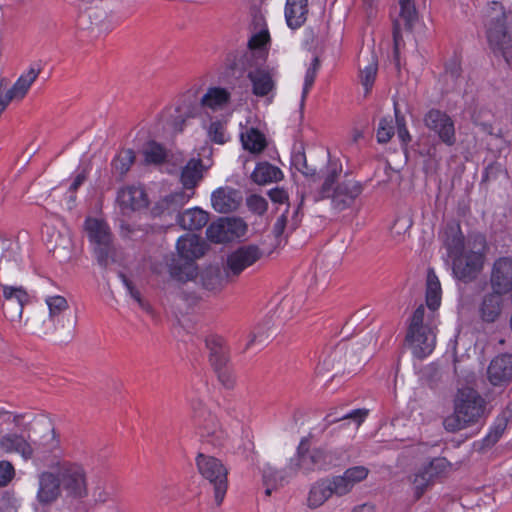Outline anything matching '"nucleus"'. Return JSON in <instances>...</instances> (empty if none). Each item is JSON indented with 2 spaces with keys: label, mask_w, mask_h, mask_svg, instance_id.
<instances>
[{
  "label": "nucleus",
  "mask_w": 512,
  "mask_h": 512,
  "mask_svg": "<svg viewBox=\"0 0 512 512\" xmlns=\"http://www.w3.org/2000/svg\"><path fill=\"white\" fill-rule=\"evenodd\" d=\"M369 475L365 466H353L340 475L326 476L311 484L306 504L310 509L323 506L333 496L343 497L352 492L355 485L364 481Z\"/></svg>",
  "instance_id": "nucleus-1"
},
{
  "label": "nucleus",
  "mask_w": 512,
  "mask_h": 512,
  "mask_svg": "<svg viewBox=\"0 0 512 512\" xmlns=\"http://www.w3.org/2000/svg\"><path fill=\"white\" fill-rule=\"evenodd\" d=\"M486 36L492 52L508 64L512 62V11L492 2L486 11Z\"/></svg>",
  "instance_id": "nucleus-2"
},
{
  "label": "nucleus",
  "mask_w": 512,
  "mask_h": 512,
  "mask_svg": "<svg viewBox=\"0 0 512 512\" xmlns=\"http://www.w3.org/2000/svg\"><path fill=\"white\" fill-rule=\"evenodd\" d=\"M484 412L485 401L476 390L458 389L453 399V413L444 418L443 427L449 433L462 431L479 422Z\"/></svg>",
  "instance_id": "nucleus-3"
},
{
  "label": "nucleus",
  "mask_w": 512,
  "mask_h": 512,
  "mask_svg": "<svg viewBox=\"0 0 512 512\" xmlns=\"http://www.w3.org/2000/svg\"><path fill=\"white\" fill-rule=\"evenodd\" d=\"M340 453L326 446L304 447L302 440L297 448L296 455L290 458L287 464L289 475L302 473L308 475L314 472L327 471L337 466L340 461Z\"/></svg>",
  "instance_id": "nucleus-4"
},
{
  "label": "nucleus",
  "mask_w": 512,
  "mask_h": 512,
  "mask_svg": "<svg viewBox=\"0 0 512 512\" xmlns=\"http://www.w3.org/2000/svg\"><path fill=\"white\" fill-rule=\"evenodd\" d=\"M340 169L335 163H331L324 178V182L314 196L315 201L331 197L332 206L337 211H343L350 207L355 199L362 193V186L354 180H346L336 187L334 183L338 178Z\"/></svg>",
  "instance_id": "nucleus-5"
},
{
  "label": "nucleus",
  "mask_w": 512,
  "mask_h": 512,
  "mask_svg": "<svg viewBox=\"0 0 512 512\" xmlns=\"http://www.w3.org/2000/svg\"><path fill=\"white\" fill-rule=\"evenodd\" d=\"M99 265L106 267L115 260V247L111 229L103 219L88 217L83 225Z\"/></svg>",
  "instance_id": "nucleus-6"
},
{
  "label": "nucleus",
  "mask_w": 512,
  "mask_h": 512,
  "mask_svg": "<svg viewBox=\"0 0 512 512\" xmlns=\"http://www.w3.org/2000/svg\"><path fill=\"white\" fill-rule=\"evenodd\" d=\"M178 256L185 261L183 266L172 264L170 266L171 276L181 282L193 280L197 275V267L194 261L205 253V243L194 234L182 236L177 241Z\"/></svg>",
  "instance_id": "nucleus-7"
},
{
  "label": "nucleus",
  "mask_w": 512,
  "mask_h": 512,
  "mask_svg": "<svg viewBox=\"0 0 512 512\" xmlns=\"http://www.w3.org/2000/svg\"><path fill=\"white\" fill-rule=\"evenodd\" d=\"M196 465L199 473L213 486L215 502L220 505L228 486L227 469L220 460L205 454L197 456Z\"/></svg>",
  "instance_id": "nucleus-8"
},
{
  "label": "nucleus",
  "mask_w": 512,
  "mask_h": 512,
  "mask_svg": "<svg viewBox=\"0 0 512 512\" xmlns=\"http://www.w3.org/2000/svg\"><path fill=\"white\" fill-rule=\"evenodd\" d=\"M57 476L68 496L84 498L88 495L86 471L82 465L68 461L59 463Z\"/></svg>",
  "instance_id": "nucleus-9"
},
{
  "label": "nucleus",
  "mask_w": 512,
  "mask_h": 512,
  "mask_svg": "<svg viewBox=\"0 0 512 512\" xmlns=\"http://www.w3.org/2000/svg\"><path fill=\"white\" fill-rule=\"evenodd\" d=\"M0 299L5 317L14 325H22L24 305L29 296L22 286L3 285L0 283Z\"/></svg>",
  "instance_id": "nucleus-10"
},
{
  "label": "nucleus",
  "mask_w": 512,
  "mask_h": 512,
  "mask_svg": "<svg viewBox=\"0 0 512 512\" xmlns=\"http://www.w3.org/2000/svg\"><path fill=\"white\" fill-rule=\"evenodd\" d=\"M31 444L34 451L53 453L60 449L61 442L53 423L48 419L35 420L32 425Z\"/></svg>",
  "instance_id": "nucleus-11"
},
{
  "label": "nucleus",
  "mask_w": 512,
  "mask_h": 512,
  "mask_svg": "<svg viewBox=\"0 0 512 512\" xmlns=\"http://www.w3.org/2000/svg\"><path fill=\"white\" fill-rule=\"evenodd\" d=\"M426 128L434 132L448 146L456 142L455 127L452 118L444 111L430 109L423 117Z\"/></svg>",
  "instance_id": "nucleus-12"
},
{
  "label": "nucleus",
  "mask_w": 512,
  "mask_h": 512,
  "mask_svg": "<svg viewBox=\"0 0 512 512\" xmlns=\"http://www.w3.org/2000/svg\"><path fill=\"white\" fill-rule=\"evenodd\" d=\"M484 266V254L479 251H464L453 261V274L468 283L477 278Z\"/></svg>",
  "instance_id": "nucleus-13"
},
{
  "label": "nucleus",
  "mask_w": 512,
  "mask_h": 512,
  "mask_svg": "<svg viewBox=\"0 0 512 512\" xmlns=\"http://www.w3.org/2000/svg\"><path fill=\"white\" fill-rule=\"evenodd\" d=\"M247 78L252 93L257 97H273L277 85V71L269 67H257L248 71Z\"/></svg>",
  "instance_id": "nucleus-14"
},
{
  "label": "nucleus",
  "mask_w": 512,
  "mask_h": 512,
  "mask_svg": "<svg viewBox=\"0 0 512 512\" xmlns=\"http://www.w3.org/2000/svg\"><path fill=\"white\" fill-rule=\"evenodd\" d=\"M262 251L255 245L242 246L227 257L226 277L230 274L237 276L244 269L253 265L262 257Z\"/></svg>",
  "instance_id": "nucleus-15"
},
{
  "label": "nucleus",
  "mask_w": 512,
  "mask_h": 512,
  "mask_svg": "<svg viewBox=\"0 0 512 512\" xmlns=\"http://www.w3.org/2000/svg\"><path fill=\"white\" fill-rule=\"evenodd\" d=\"M490 285L492 290L498 293L512 292V258L502 257L495 261L491 271Z\"/></svg>",
  "instance_id": "nucleus-16"
},
{
  "label": "nucleus",
  "mask_w": 512,
  "mask_h": 512,
  "mask_svg": "<svg viewBox=\"0 0 512 512\" xmlns=\"http://www.w3.org/2000/svg\"><path fill=\"white\" fill-rule=\"evenodd\" d=\"M117 201L124 214L147 208L148 198L143 188L128 186L118 192Z\"/></svg>",
  "instance_id": "nucleus-17"
},
{
  "label": "nucleus",
  "mask_w": 512,
  "mask_h": 512,
  "mask_svg": "<svg viewBox=\"0 0 512 512\" xmlns=\"http://www.w3.org/2000/svg\"><path fill=\"white\" fill-rule=\"evenodd\" d=\"M487 376L494 386H504L512 380V356L503 354L495 357L488 366Z\"/></svg>",
  "instance_id": "nucleus-18"
},
{
  "label": "nucleus",
  "mask_w": 512,
  "mask_h": 512,
  "mask_svg": "<svg viewBox=\"0 0 512 512\" xmlns=\"http://www.w3.org/2000/svg\"><path fill=\"white\" fill-rule=\"evenodd\" d=\"M406 340L409 343L413 354L418 358H424L429 355L436 343V336L431 327L414 331L411 335V331L407 332Z\"/></svg>",
  "instance_id": "nucleus-19"
},
{
  "label": "nucleus",
  "mask_w": 512,
  "mask_h": 512,
  "mask_svg": "<svg viewBox=\"0 0 512 512\" xmlns=\"http://www.w3.org/2000/svg\"><path fill=\"white\" fill-rule=\"evenodd\" d=\"M358 65L360 83L364 87L365 93L368 94L378 73L377 56L371 50L362 51L358 59Z\"/></svg>",
  "instance_id": "nucleus-20"
},
{
  "label": "nucleus",
  "mask_w": 512,
  "mask_h": 512,
  "mask_svg": "<svg viewBox=\"0 0 512 512\" xmlns=\"http://www.w3.org/2000/svg\"><path fill=\"white\" fill-rule=\"evenodd\" d=\"M212 206L219 213H229L235 211L241 201L240 193L232 188H219L213 192Z\"/></svg>",
  "instance_id": "nucleus-21"
},
{
  "label": "nucleus",
  "mask_w": 512,
  "mask_h": 512,
  "mask_svg": "<svg viewBox=\"0 0 512 512\" xmlns=\"http://www.w3.org/2000/svg\"><path fill=\"white\" fill-rule=\"evenodd\" d=\"M0 448L5 453H17L24 459H29L33 456L34 448L30 441L23 435L16 433H8L0 438Z\"/></svg>",
  "instance_id": "nucleus-22"
},
{
  "label": "nucleus",
  "mask_w": 512,
  "mask_h": 512,
  "mask_svg": "<svg viewBox=\"0 0 512 512\" xmlns=\"http://www.w3.org/2000/svg\"><path fill=\"white\" fill-rule=\"evenodd\" d=\"M40 72V67L32 65L19 76L11 88H6V93L11 101L22 100L27 95L31 85L38 78Z\"/></svg>",
  "instance_id": "nucleus-23"
},
{
  "label": "nucleus",
  "mask_w": 512,
  "mask_h": 512,
  "mask_svg": "<svg viewBox=\"0 0 512 512\" xmlns=\"http://www.w3.org/2000/svg\"><path fill=\"white\" fill-rule=\"evenodd\" d=\"M61 489L57 473L44 472L39 477L38 500L41 503H51L58 498Z\"/></svg>",
  "instance_id": "nucleus-24"
},
{
  "label": "nucleus",
  "mask_w": 512,
  "mask_h": 512,
  "mask_svg": "<svg viewBox=\"0 0 512 512\" xmlns=\"http://www.w3.org/2000/svg\"><path fill=\"white\" fill-rule=\"evenodd\" d=\"M308 14V0H287L285 6V18L291 29L301 27Z\"/></svg>",
  "instance_id": "nucleus-25"
},
{
  "label": "nucleus",
  "mask_w": 512,
  "mask_h": 512,
  "mask_svg": "<svg viewBox=\"0 0 512 512\" xmlns=\"http://www.w3.org/2000/svg\"><path fill=\"white\" fill-rule=\"evenodd\" d=\"M504 294L492 290L491 293L483 297L479 311L480 316L485 322H494L501 314L502 296Z\"/></svg>",
  "instance_id": "nucleus-26"
},
{
  "label": "nucleus",
  "mask_w": 512,
  "mask_h": 512,
  "mask_svg": "<svg viewBox=\"0 0 512 512\" xmlns=\"http://www.w3.org/2000/svg\"><path fill=\"white\" fill-rule=\"evenodd\" d=\"M230 96V92L225 88L211 87L202 96L200 103L204 108L221 110L228 105Z\"/></svg>",
  "instance_id": "nucleus-27"
},
{
  "label": "nucleus",
  "mask_w": 512,
  "mask_h": 512,
  "mask_svg": "<svg viewBox=\"0 0 512 512\" xmlns=\"http://www.w3.org/2000/svg\"><path fill=\"white\" fill-rule=\"evenodd\" d=\"M208 221V213L200 208L188 209L178 216V223L185 230H200Z\"/></svg>",
  "instance_id": "nucleus-28"
},
{
  "label": "nucleus",
  "mask_w": 512,
  "mask_h": 512,
  "mask_svg": "<svg viewBox=\"0 0 512 512\" xmlns=\"http://www.w3.org/2000/svg\"><path fill=\"white\" fill-rule=\"evenodd\" d=\"M251 177L255 183L265 185L282 180L283 173L278 167L262 162L256 165Z\"/></svg>",
  "instance_id": "nucleus-29"
},
{
  "label": "nucleus",
  "mask_w": 512,
  "mask_h": 512,
  "mask_svg": "<svg viewBox=\"0 0 512 512\" xmlns=\"http://www.w3.org/2000/svg\"><path fill=\"white\" fill-rule=\"evenodd\" d=\"M263 473V484L266 487L265 495L270 496L273 490H276L279 486L283 485L286 477H291L289 475L287 466L283 471H279L270 464H266L262 470Z\"/></svg>",
  "instance_id": "nucleus-30"
},
{
  "label": "nucleus",
  "mask_w": 512,
  "mask_h": 512,
  "mask_svg": "<svg viewBox=\"0 0 512 512\" xmlns=\"http://www.w3.org/2000/svg\"><path fill=\"white\" fill-rule=\"evenodd\" d=\"M202 179V163L200 159H191L181 171V183L187 191H192Z\"/></svg>",
  "instance_id": "nucleus-31"
},
{
  "label": "nucleus",
  "mask_w": 512,
  "mask_h": 512,
  "mask_svg": "<svg viewBox=\"0 0 512 512\" xmlns=\"http://www.w3.org/2000/svg\"><path fill=\"white\" fill-rule=\"evenodd\" d=\"M441 284L433 269H429L426 281V304L435 311L441 304Z\"/></svg>",
  "instance_id": "nucleus-32"
},
{
  "label": "nucleus",
  "mask_w": 512,
  "mask_h": 512,
  "mask_svg": "<svg viewBox=\"0 0 512 512\" xmlns=\"http://www.w3.org/2000/svg\"><path fill=\"white\" fill-rule=\"evenodd\" d=\"M409 482L412 493L416 499H419L434 485L433 481L431 480V476H428V472H426L422 466L417 468L409 476Z\"/></svg>",
  "instance_id": "nucleus-33"
},
{
  "label": "nucleus",
  "mask_w": 512,
  "mask_h": 512,
  "mask_svg": "<svg viewBox=\"0 0 512 512\" xmlns=\"http://www.w3.org/2000/svg\"><path fill=\"white\" fill-rule=\"evenodd\" d=\"M243 147L251 153H260L266 147L265 136L255 128H249L241 133Z\"/></svg>",
  "instance_id": "nucleus-34"
},
{
  "label": "nucleus",
  "mask_w": 512,
  "mask_h": 512,
  "mask_svg": "<svg viewBox=\"0 0 512 512\" xmlns=\"http://www.w3.org/2000/svg\"><path fill=\"white\" fill-rule=\"evenodd\" d=\"M198 110L199 107L197 104L183 102L182 105L175 110V115L172 116L173 119L171 120V126L173 129L177 132H181L185 121L189 118L195 117Z\"/></svg>",
  "instance_id": "nucleus-35"
},
{
  "label": "nucleus",
  "mask_w": 512,
  "mask_h": 512,
  "mask_svg": "<svg viewBox=\"0 0 512 512\" xmlns=\"http://www.w3.org/2000/svg\"><path fill=\"white\" fill-rule=\"evenodd\" d=\"M422 467L435 483L437 479L446 476L451 471L452 464L444 457H436L423 464Z\"/></svg>",
  "instance_id": "nucleus-36"
},
{
  "label": "nucleus",
  "mask_w": 512,
  "mask_h": 512,
  "mask_svg": "<svg viewBox=\"0 0 512 512\" xmlns=\"http://www.w3.org/2000/svg\"><path fill=\"white\" fill-rule=\"evenodd\" d=\"M142 156L146 164L160 165L165 161L167 153L162 145L151 141L143 147Z\"/></svg>",
  "instance_id": "nucleus-37"
},
{
  "label": "nucleus",
  "mask_w": 512,
  "mask_h": 512,
  "mask_svg": "<svg viewBox=\"0 0 512 512\" xmlns=\"http://www.w3.org/2000/svg\"><path fill=\"white\" fill-rule=\"evenodd\" d=\"M201 280L203 286L210 291L221 289L226 282V278L217 267H210L206 269L201 275Z\"/></svg>",
  "instance_id": "nucleus-38"
},
{
  "label": "nucleus",
  "mask_w": 512,
  "mask_h": 512,
  "mask_svg": "<svg viewBox=\"0 0 512 512\" xmlns=\"http://www.w3.org/2000/svg\"><path fill=\"white\" fill-rule=\"evenodd\" d=\"M229 228L226 227L225 219L220 218L216 222L211 223L206 231L207 238L215 243L230 241L228 234Z\"/></svg>",
  "instance_id": "nucleus-39"
},
{
  "label": "nucleus",
  "mask_w": 512,
  "mask_h": 512,
  "mask_svg": "<svg viewBox=\"0 0 512 512\" xmlns=\"http://www.w3.org/2000/svg\"><path fill=\"white\" fill-rule=\"evenodd\" d=\"M135 160V154L131 149L121 150L112 161V168L120 175L126 174Z\"/></svg>",
  "instance_id": "nucleus-40"
},
{
  "label": "nucleus",
  "mask_w": 512,
  "mask_h": 512,
  "mask_svg": "<svg viewBox=\"0 0 512 512\" xmlns=\"http://www.w3.org/2000/svg\"><path fill=\"white\" fill-rule=\"evenodd\" d=\"M209 348H210L209 359H210L211 365L214 367L216 372L219 371L220 369L229 367L227 365L228 361H229V357H228L226 349L223 346H221L218 343H213L211 346H209Z\"/></svg>",
  "instance_id": "nucleus-41"
},
{
  "label": "nucleus",
  "mask_w": 512,
  "mask_h": 512,
  "mask_svg": "<svg viewBox=\"0 0 512 512\" xmlns=\"http://www.w3.org/2000/svg\"><path fill=\"white\" fill-rule=\"evenodd\" d=\"M192 195L193 193L191 191H179L172 193L160 202V206L163 209L174 211L183 206L192 197Z\"/></svg>",
  "instance_id": "nucleus-42"
},
{
  "label": "nucleus",
  "mask_w": 512,
  "mask_h": 512,
  "mask_svg": "<svg viewBox=\"0 0 512 512\" xmlns=\"http://www.w3.org/2000/svg\"><path fill=\"white\" fill-rule=\"evenodd\" d=\"M412 226V219L408 215H400L398 216L394 223L391 226V235L397 239L401 240L406 233L409 232Z\"/></svg>",
  "instance_id": "nucleus-43"
},
{
  "label": "nucleus",
  "mask_w": 512,
  "mask_h": 512,
  "mask_svg": "<svg viewBox=\"0 0 512 512\" xmlns=\"http://www.w3.org/2000/svg\"><path fill=\"white\" fill-rule=\"evenodd\" d=\"M394 135V125L392 117H383L377 128V140L379 143H387Z\"/></svg>",
  "instance_id": "nucleus-44"
},
{
  "label": "nucleus",
  "mask_w": 512,
  "mask_h": 512,
  "mask_svg": "<svg viewBox=\"0 0 512 512\" xmlns=\"http://www.w3.org/2000/svg\"><path fill=\"white\" fill-rule=\"evenodd\" d=\"M46 304L49 309V317L52 320L68 309V303L66 299L58 295L48 297L46 299Z\"/></svg>",
  "instance_id": "nucleus-45"
},
{
  "label": "nucleus",
  "mask_w": 512,
  "mask_h": 512,
  "mask_svg": "<svg viewBox=\"0 0 512 512\" xmlns=\"http://www.w3.org/2000/svg\"><path fill=\"white\" fill-rule=\"evenodd\" d=\"M318 69H319V60H318V58H314L310 67L307 69L306 74H305L301 105H304L305 98L307 97L311 87L314 84Z\"/></svg>",
  "instance_id": "nucleus-46"
},
{
  "label": "nucleus",
  "mask_w": 512,
  "mask_h": 512,
  "mask_svg": "<svg viewBox=\"0 0 512 512\" xmlns=\"http://www.w3.org/2000/svg\"><path fill=\"white\" fill-rule=\"evenodd\" d=\"M201 415L196 416V421L198 426L201 428L202 436H213L216 435L219 430L220 426L215 416L209 414L208 419H204V422L201 420Z\"/></svg>",
  "instance_id": "nucleus-47"
},
{
  "label": "nucleus",
  "mask_w": 512,
  "mask_h": 512,
  "mask_svg": "<svg viewBox=\"0 0 512 512\" xmlns=\"http://www.w3.org/2000/svg\"><path fill=\"white\" fill-rule=\"evenodd\" d=\"M210 140L217 144L226 142V129L223 122L216 120L211 122L207 130Z\"/></svg>",
  "instance_id": "nucleus-48"
},
{
  "label": "nucleus",
  "mask_w": 512,
  "mask_h": 512,
  "mask_svg": "<svg viewBox=\"0 0 512 512\" xmlns=\"http://www.w3.org/2000/svg\"><path fill=\"white\" fill-rule=\"evenodd\" d=\"M269 40V33L267 29H261L258 33L253 35L249 40V47L253 51H257L261 57L265 56L263 47Z\"/></svg>",
  "instance_id": "nucleus-49"
},
{
  "label": "nucleus",
  "mask_w": 512,
  "mask_h": 512,
  "mask_svg": "<svg viewBox=\"0 0 512 512\" xmlns=\"http://www.w3.org/2000/svg\"><path fill=\"white\" fill-rule=\"evenodd\" d=\"M226 227L229 228L228 234L230 241L235 237L243 236L246 232V224L238 218H224Z\"/></svg>",
  "instance_id": "nucleus-50"
},
{
  "label": "nucleus",
  "mask_w": 512,
  "mask_h": 512,
  "mask_svg": "<svg viewBox=\"0 0 512 512\" xmlns=\"http://www.w3.org/2000/svg\"><path fill=\"white\" fill-rule=\"evenodd\" d=\"M424 315H425V308L423 305H420L414 311V313L411 317V320H410L408 331H411V335H413L414 331H417V329L420 330V329H425V328L430 327L429 325L423 323Z\"/></svg>",
  "instance_id": "nucleus-51"
},
{
  "label": "nucleus",
  "mask_w": 512,
  "mask_h": 512,
  "mask_svg": "<svg viewBox=\"0 0 512 512\" xmlns=\"http://www.w3.org/2000/svg\"><path fill=\"white\" fill-rule=\"evenodd\" d=\"M14 476V466L9 461H0V487L7 486Z\"/></svg>",
  "instance_id": "nucleus-52"
},
{
  "label": "nucleus",
  "mask_w": 512,
  "mask_h": 512,
  "mask_svg": "<svg viewBox=\"0 0 512 512\" xmlns=\"http://www.w3.org/2000/svg\"><path fill=\"white\" fill-rule=\"evenodd\" d=\"M400 14L408 24L416 19V9L413 0H399Z\"/></svg>",
  "instance_id": "nucleus-53"
},
{
  "label": "nucleus",
  "mask_w": 512,
  "mask_h": 512,
  "mask_svg": "<svg viewBox=\"0 0 512 512\" xmlns=\"http://www.w3.org/2000/svg\"><path fill=\"white\" fill-rule=\"evenodd\" d=\"M247 205L251 211L260 215L265 213L268 207L266 199L255 194L247 198Z\"/></svg>",
  "instance_id": "nucleus-54"
},
{
  "label": "nucleus",
  "mask_w": 512,
  "mask_h": 512,
  "mask_svg": "<svg viewBox=\"0 0 512 512\" xmlns=\"http://www.w3.org/2000/svg\"><path fill=\"white\" fill-rule=\"evenodd\" d=\"M216 373H217L220 383L226 389L234 388L235 383H236V377H235L234 371L230 367L220 369Z\"/></svg>",
  "instance_id": "nucleus-55"
},
{
  "label": "nucleus",
  "mask_w": 512,
  "mask_h": 512,
  "mask_svg": "<svg viewBox=\"0 0 512 512\" xmlns=\"http://www.w3.org/2000/svg\"><path fill=\"white\" fill-rule=\"evenodd\" d=\"M120 277L129 295L138 303L142 309H146V304L142 300L140 292L134 287L132 282L123 274H121Z\"/></svg>",
  "instance_id": "nucleus-56"
},
{
  "label": "nucleus",
  "mask_w": 512,
  "mask_h": 512,
  "mask_svg": "<svg viewBox=\"0 0 512 512\" xmlns=\"http://www.w3.org/2000/svg\"><path fill=\"white\" fill-rule=\"evenodd\" d=\"M369 411L367 409H355L350 413L344 415L339 420H352L358 428L368 416Z\"/></svg>",
  "instance_id": "nucleus-57"
},
{
  "label": "nucleus",
  "mask_w": 512,
  "mask_h": 512,
  "mask_svg": "<svg viewBox=\"0 0 512 512\" xmlns=\"http://www.w3.org/2000/svg\"><path fill=\"white\" fill-rule=\"evenodd\" d=\"M295 165L297 169L306 177H314L316 175L315 169L307 164V160L304 155H298L295 158Z\"/></svg>",
  "instance_id": "nucleus-58"
},
{
  "label": "nucleus",
  "mask_w": 512,
  "mask_h": 512,
  "mask_svg": "<svg viewBox=\"0 0 512 512\" xmlns=\"http://www.w3.org/2000/svg\"><path fill=\"white\" fill-rule=\"evenodd\" d=\"M268 196L274 203L283 204L288 201V193L282 188H273L268 192Z\"/></svg>",
  "instance_id": "nucleus-59"
},
{
  "label": "nucleus",
  "mask_w": 512,
  "mask_h": 512,
  "mask_svg": "<svg viewBox=\"0 0 512 512\" xmlns=\"http://www.w3.org/2000/svg\"><path fill=\"white\" fill-rule=\"evenodd\" d=\"M10 102L11 99L6 93V80L4 78H0V116L6 110Z\"/></svg>",
  "instance_id": "nucleus-60"
},
{
  "label": "nucleus",
  "mask_w": 512,
  "mask_h": 512,
  "mask_svg": "<svg viewBox=\"0 0 512 512\" xmlns=\"http://www.w3.org/2000/svg\"><path fill=\"white\" fill-rule=\"evenodd\" d=\"M396 112V122H397V125H398V137L399 139L403 142V143H407L410 141V135H409V132L405 126V123H404V118L403 117H399L398 114H397V110L395 111Z\"/></svg>",
  "instance_id": "nucleus-61"
},
{
  "label": "nucleus",
  "mask_w": 512,
  "mask_h": 512,
  "mask_svg": "<svg viewBox=\"0 0 512 512\" xmlns=\"http://www.w3.org/2000/svg\"><path fill=\"white\" fill-rule=\"evenodd\" d=\"M286 223L287 215L283 213L274 224L273 232L276 237H280L284 233Z\"/></svg>",
  "instance_id": "nucleus-62"
},
{
  "label": "nucleus",
  "mask_w": 512,
  "mask_h": 512,
  "mask_svg": "<svg viewBox=\"0 0 512 512\" xmlns=\"http://www.w3.org/2000/svg\"><path fill=\"white\" fill-rule=\"evenodd\" d=\"M351 512H375V506L371 503H363L353 507Z\"/></svg>",
  "instance_id": "nucleus-63"
},
{
  "label": "nucleus",
  "mask_w": 512,
  "mask_h": 512,
  "mask_svg": "<svg viewBox=\"0 0 512 512\" xmlns=\"http://www.w3.org/2000/svg\"><path fill=\"white\" fill-rule=\"evenodd\" d=\"M504 431V426L503 427H497L494 431H492L489 435H488V441L489 442H492V443H495L499 438L500 436L502 435Z\"/></svg>",
  "instance_id": "nucleus-64"
}]
</instances>
